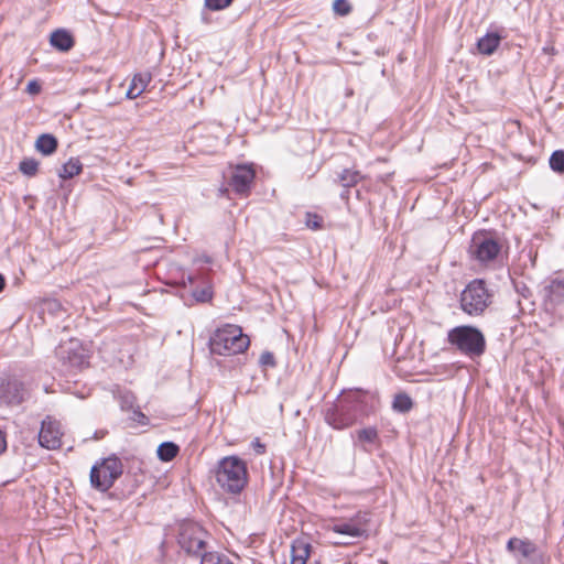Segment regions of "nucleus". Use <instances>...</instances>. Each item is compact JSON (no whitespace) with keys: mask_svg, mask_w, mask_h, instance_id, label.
I'll list each match as a JSON object with an SVG mask.
<instances>
[{"mask_svg":"<svg viewBox=\"0 0 564 564\" xmlns=\"http://www.w3.org/2000/svg\"><path fill=\"white\" fill-rule=\"evenodd\" d=\"M215 479L226 492L240 494L248 484V468L245 460L238 456L221 458L215 469Z\"/></svg>","mask_w":564,"mask_h":564,"instance_id":"obj_1","label":"nucleus"},{"mask_svg":"<svg viewBox=\"0 0 564 564\" xmlns=\"http://www.w3.org/2000/svg\"><path fill=\"white\" fill-rule=\"evenodd\" d=\"M249 345V337L239 326L231 324L217 328L209 339L210 351L220 356L243 352Z\"/></svg>","mask_w":564,"mask_h":564,"instance_id":"obj_2","label":"nucleus"},{"mask_svg":"<svg viewBox=\"0 0 564 564\" xmlns=\"http://www.w3.org/2000/svg\"><path fill=\"white\" fill-rule=\"evenodd\" d=\"M447 341L470 359L482 356L486 350L484 334L479 328L470 325H460L449 329Z\"/></svg>","mask_w":564,"mask_h":564,"instance_id":"obj_3","label":"nucleus"},{"mask_svg":"<svg viewBox=\"0 0 564 564\" xmlns=\"http://www.w3.org/2000/svg\"><path fill=\"white\" fill-rule=\"evenodd\" d=\"M492 293L484 280L476 279L463 290L459 299L460 308L469 316H480L491 304Z\"/></svg>","mask_w":564,"mask_h":564,"instance_id":"obj_4","label":"nucleus"},{"mask_svg":"<svg viewBox=\"0 0 564 564\" xmlns=\"http://www.w3.org/2000/svg\"><path fill=\"white\" fill-rule=\"evenodd\" d=\"M208 533L198 523L184 521L180 524L177 542L187 554L203 557L206 552Z\"/></svg>","mask_w":564,"mask_h":564,"instance_id":"obj_5","label":"nucleus"},{"mask_svg":"<svg viewBox=\"0 0 564 564\" xmlns=\"http://www.w3.org/2000/svg\"><path fill=\"white\" fill-rule=\"evenodd\" d=\"M123 466L116 456H110L95 464L90 470V484L99 491H107L121 476Z\"/></svg>","mask_w":564,"mask_h":564,"instance_id":"obj_6","label":"nucleus"},{"mask_svg":"<svg viewBox=\"0 0 564 564\" xmlns=\"http://www.w3.org/2000/svg\"><path fill=\"white\" fill-rule=\"evenodd\" d=\"M359 411L360 404L356 400V395L347 397L327 410L325 420L327 424L336 430L348 429L357 422Z\"/></svg>","mask_w":564,"mask_h":564,"instance_id":"obj_7","label":"nucleus"},{"mask_svg":"<svg viewBox=\"0 0 564 564\" xmlns=\"http://www.w3.org/2000/svg\"><path fill=\"white\" fill-rule=\"evenodd\" d=\"M506 549L512 553L518 564H547L550 557L530 539L512 536Z\"/></svg>","mask_w":564,"mask_h":564,"instance_id":"obj_8","label":"nucleus"},{"mask_svg":"<svg viewBox=\"0 0 564 564\" xmlns=\"http://www.w3.org/2000/svg\"><path fill=\"white\" fill-rule=\"evenodd\" d=\"M369 513L365 511L357 512L354 517L335 522L330 530L335 533L346 535L352 539H359L368 535Z\"/></svg>","mask_w":564,"mask_h":564,"instance_id":"obj_9","label":"nucleus"},{"mask_svg":"<svg viewBox=\"0 0 564 564\" xmlns=\"http://www.w3.org/2000/svg\"><path fill=\"white\" fill-rule=\"evenodd\" d=\"M500 252V245L485 235H475L469 246L470 256L480 263L492 261Z\"/></svg>","mask_w":564,"mask_h":564,"instance_id":"obj_10","label":"nucleus"},{"mask_svg":"<svg viewBox=\"0 0 564 564\" xmlns=\"http://www.w3.org/2000/svg\"><path fill=\"white\" fill-rule=\"evenodd\" d=\"M63 432L59 422L45 419L42 422L41 431L39 433L40 445L47 449H56L62 444Z\"/></svg>","mask_w":564,"mask_h":564,"instance_id":"obj_11","label":"nucleus"},{"mask_svg":"<svg viewBox=\"0 0 564 564\" xmlns=\"http://www.w3.org/2000/svg\"><path fill=\"white\" fill-rule=\"evenodd\" d=\"M256 173L250 165H237L231 174L229 185L238 194L246 195L249 193Z\"/></svg>","mask_w":564,"mask_h":564,"instance_id":"obj_12","label":"nucleus"},{"mask_svg":"<svg viewBox=\"0 0 564 564\" xmlns=\"http://www.w3.org/2000/svg\"><path fill=\"white\" fill-rule=\"evenodd\" d=\"M0 399L7 404H19L24 399V390L22 384L17 381H8L0 387Z\"/></svg>","mask_w":564,"mask_h":564,"instance_id":"obj_13","label":"nucleus"},{"mask_svg":"<svg viewBox=\"0 0 564 564\" xmlns=\"http://www.w3.org/2000/svg\"><path fill=\"white\" fill-rule=\"evenodd\" d=\"M544 300L552 307L564 301V280H554L544 288Z\"/></svg>","mask_w":564,"mask_h":564,"instance_id":"obj_14","label":"nucleus"},{"mask_svg":"<svg viewBox=\"0 0 564 564\" xmlns=\"http://www.w3.org/2000/svg\"><path fill=\"white\" fill-rule=\"evenodd\" d=\"M152 76L150 73H139L135 74L130 83V86L127 90V97L129 99H134L139 97L147 88L149 83L151 82Z\"/></svg>","mask_w":564,"mask_h":564,"instance_id":"obj_15","label":"nucleus"},{"mask_svg":"<svg viewBox=\"0 0 564 564\" xmlns=\"http://www.w3.org/2000/svg\"><path fill=\"white\" fill-rule=\"evenodd\" d=\"M51 45L55 48L67 52L74 46V39L66 30H56L51 34Z\"/></svg>","mask_w":564,"mask_h":564,"instance_id":"obj_16","label":"nucleus"},{"mask_svg":"<svg viewBox=\"0 0 564 564\" xmlns=\"http://www.w3.org/2000/svg\"><path fill=\"white\" fill-rule=\"evenodd\" d=\"M311 545L304 541H295L291 547V564H305L310 556Z\"/></svg>","mask_w":564,"mask_h":564,"instance_id":"obj_17","label":"nucleus"},{"mask_svg":"<svg viewBox=\"0 0 564 564\" xmlns=\"http://www.w3.org/2000/svg\"><path fill=\"white\" fill-rule=\"evenodd\" d=\"M501 36L497 33H487L477 42L478 51L485 55H491L499 46Z\"/></svg>","mask_w":564,"mask_h":564,"instance_id":"obj_18","label":"nucleus"},{"mask_svg":"<svg viewBox=\"0 0 564 564\" xmlns=\"http://www.w3.org/2000/svg\"><path fill=\"white\" fill-rule=\"evenodd\" d=\"M57 139L53 134H41L35 141V149L44 155L53 154L57 149Z\"/></svg>","mask_w":564,"mask_h":564,"instance_id":"obj_19","label":"nucleus"},{"mask_svg":"<svg viewBox=\"0 0 564 564\" xmlns=\"http://www.w3.org/2000/svg\"><path fill=\"white\" fill-rule=\"evenodd\" d=\"M134 404H135V398L132 393L124 392L120 395L121 409L122 410H132L133 411L132 420H134L139 423H143L145 415L139 409H134Z\"/></svg>","mask_w":564,"mask_h":564,"instance_id":"obj_20","label":"nucleus"},{"mask_svg":"<svg viewBox=\"0 0 564 564\" xmlns=\"http://www.w3.org/2000/svg\"><path fill=\"white\" fill-rule=\"evenodd\" d=\"M82 163L78 159L70 158L59 170L58 176L63 180H68L78 175L82 172Z\"/></svg>","mask_w":564,"mask_h":564,"instance_id":"obj_21","label":"nucleus"},{"mask_svg":"<svg viewBox=\"0 0 564 564\" xmlns=\"http://www.w3.org/2000/svg\"><path fill=\"white\" fill-rule=\"evenodd\" d=\"M180 452V447L173 442H164L158 447V457L162 462H170L176 457Z\"/></svg>","mask_w":564,"mask_h":564,"instance_id":"obj_22","label":"nucleus"},{"mask_svg":"<svg viewBox=\"0 0 564 564\" xmlns=\"http://www.w3.org/2000/svg\"><path fill=\"white\" fill-rule=\"evenodd\" d=\"M58 355L62 359H67L70 367L74 368H82L86 362L85 356L83 354L75 351L72 352L70 350H66L64 347L59 348Z\"/></svg>","mask_w":564,"mask_h":564,"instance_id":"obj_23","label":"nucleus"},{"mask_svg":"<svg viewBox=\"0 0 564 564\" xmlns=\"http://www.w3.org/2000/svg\"><path fill=\"white\" fill-rule=\"evenodd\" d=\"M413 408L412 399L406 393L395 394L392 409L400 413H406Z\"/></svg>","mask_w":564,"mask_h":564,"instance_id":"obj_24","label":"nucleus"},{"mask_svg":"<svg viewBox=\"0 0 564 564\" xmlns=\"http://www.w3.org/2000/svg\"><path fill=\"white\" fill-rule=\"evenodd\" d=\"M362 178L360 173L358 171H352L349 169H345L339 175H338V182L344 187H351L358 184V182Z\"/></svg>","mask_w":564,"mask_h":564,"instance_id":"obj_25","label":"nucleus"},{"mask_svg":"<svg viewBox=\"0 0 564 564\" xmlns=\"http://www.w3.org/2000/svg\"><path fill=\"white\" fill-rule=\"evenodd\" d=\"M19 171L29 177L35 176L39 171V162L35 159L26 158L20 162Z\"/></svg>","mask_w":564,"mask_h":564,"instance_id":"obj_26","label":"nucleus"},{"mask_svg":"<svg viewBox=\"0 0 564 564\" xmlns=\"http://www.w3.org/2000/svg\"><path fill=\"white\" fill-rule=\"evenodd\" d=\"M552 171L558 174H564V150L554 151L549 160Z\"/></svg>","mask_w":564,"mask_h":564,"instance_id":"obj_27","label":"nucleus"},{"mask_svg":"<svg viewBox=\"0 0 564 564\" xmlns=\"http://www.w3.org/2000/svg\"><path fill=\"white\" fill-rule=\"evenodd\" d=\"M358 441L361 443L373 444L378 441V430L373 426L357 431Z\"/></svg>","mask_w":564,"mask_h":564,"instance_id":"obj_28","label":"nucleus"},{"mask_svg":"<svg viewBox=\"0 0 564 564\" xmlns=\"http://www.w3.org/2000/svg\"><path fill=\"white\" fill-rule=\"evenodd\" d=\"M200 564H234L226 556H223L218 553L209 552L203 554L200 560Z\"/></svg>","mask_w":564,"mask_h":564,"instance_id":"obj_29","label":"nucleus"},{"mask_svg":"<svg viewBox=\"0 0 564 564\" xmlns=\"http://www.w3.org/2000/svg\"><path fill=\"white\" fill-rule=\"evenodd\" d=\"M333 10L339 15H347L351 11V6L347 0H335Z\"/></svg>","mask_w":564,"mask_h":564,"instance_id":"obj_30","label":"nucleus"},{"mask_svg":"<svg viewBox=\"0 0 564 564\" xmlns=\"http://www.w3.org/2000/svg\"><path fill=\"white\" fill-rule=\"evenodd\" d=\"M232 0H205V6L213 11H218L227 8Z\"/></svg>","mask_w":564,"mask_h":564,"instance_id":"obj_31","label":"nucleus"},{"mask_svg":"<svg viewBox=\"0 0 564 564\" xmlns=\"http://www.w3.org/2000/svg\"><path fill=\"white\" fill-rule=\"evenodd\" d=\"M193 296L198 302H208L209 300H212L213 293H212L210 288L206 286V288L200 289V290H195L193 292Z\"/></svg>","mask_w":564,"mask_h":564,"instance_id":"obj_32","label":"nucleus"},{"mask_svg":"<svg viewBox=\"0 0 564 564\" xmlns=\"http://www.w3.org/2000/svg\"><path fill=\"white\" fill-rule=\"evenodd\" d=\"M306 226L312 229H319L322 227L323 219L316 214H306Z\"/></svg>","mask_w":564,"mask_h":564,"instance_id":"obj_33","label":"nucleus"},{"mask_svg":"<svg viewBox=\"0 0 564 564\" xmlns=\"http://www.w3.org/2000/svg\"><path fill=\"white\" fill-rule=\"evenodd\" d=\"M260 364L262 366H269L274 367L275 366V359L272 352L270 351H263L259 359Z\"/></svg>","mask_w":564,"mask_h":564,"instance_id":"obj_34","label":"nucleus"},{"mask_svg":"<svg viewBox=\"0 0 564 564\" xmlns=\"http://www.w3.org/2000/svg\"><path fill=\"white\" fill-rule=\"evenodd\" d=\"M25 90L30 95H37L41 91V85L36 80H30Z\"/></svg>","mask_w":564,"mask_h":564,"instance_id":"obj_35","label":"nucleus"},{"mask_svg":"<svg viewBox=\"0 0 564 564\" xmlns=\"http://www.w3.org/2000/svg\"><path fill=\"white\" fill-rule=\"evenodd\" d=\"M252 448L258 455H262L265 452V446L258 438L252 442Z\"/></svg>","mask_w":564,"mask_h":564,"instance_id":"obj_36","label":"nucleus"},{"mask_svg":"<svg viewBox=\"0 0 564 564\" xmlns=\"http://www.w3.org/2000/svg\"><path fill=\"white\" fill-rule=\"evenodd\" d=\"M7 449V441L4 433L0 430V455Z\"/></svg>","mask_w":564,"mask_h":564,"instance_id":"obj_37","label":"nucleus"},{"mask_svg":"<svg viewBox=\"0 0 564 564\" xmlns=\"http://www.w3.org/2000/svg\"><path fill=\"white\" fill-rule=\"evenodd\" d=\"M194 281V278L192 275H187L186 278L183 276V283L185 284L186 282H188L189 284H192Z\"/></svg>","mask_w":564,"mask_h":564,"instance_id":"obj_38","label":"nucleus"},{"mask_svg":"<svg viewBox=\"0 0 564 564\" xmlns=\"http://www.w3.org/2000/svg\"><path fill=\"white\" fill-rule=\"evenodd\" d=\"M4 285H6L4 278H3V275L0 273V292L3 290Z\"/></svg>","mask_w":564,"mask_h":564,"instance_id":"obj_39","label":"nucleus"},{"mask_svg":"<svg viewBox=\"0 0 564 564\" xmlns=\"http://www.w3.org/2000/svg\"><path fill=\"white\" fill-rule=\"evenodd\" d=\"M338 544H348V542L341 541V542H338Z\"/></svg>","mask_w":564,"mask_h":564,"instance_id":"obj_40","label":"nucleus"}]
</instances>
